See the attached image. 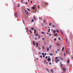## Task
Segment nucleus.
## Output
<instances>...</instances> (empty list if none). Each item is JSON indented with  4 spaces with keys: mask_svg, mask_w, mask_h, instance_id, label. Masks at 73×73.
<instances>
[{
    "mask_svg": "<svg viewBox=\"0 0 73 73\" xmlns=\"http://www.w3.org/2000/svg\"><path fill=\"white\" fill-rule=\"evenodd\" d=\"M46 5H48V3H43L42 4V6H45Z\"/></svg>",
    "mask_w": 73,
    "mask_h": 73,
    "instance_id": "1",
    "label": "nucleus"
},
{
    "mask_svg": "<svg viewBox=\"0 0 73 73\" xmlns=\"http://www.w3.org/2000/svg\"><path fill=\"white\" fill-rule=\"evenodd\" d=\"M57 59H58V58H57V57H56L55 59H56V60H55V62H56V63H57L58 62V61L59 62L60 61L59 59H58L57 60Z\"/></svg>",
    "mask_w": 73,
    "mask_h": 73,
    "instance_id": "2",
    "label": "nucleus"
},
{
    "mask_svg": "<svg viewBox=\"0 0 73 73\" xmlns=\"http://www.w3.org/2000/svg\"><path fill=\"white\" fill-rule=\"evenodd\" d=\"M66 44H67V45L68 46L69 45V43H68V40H67V39H66Z\"/></svg>",
    "mask_w": 73,
    "mask_h": 73,
    "instance_id": "3",
    "label": "nucleus"
},
{
    "mask_svg": "<svg viewBox=\"0 0 73 73\" xmlns=\"http://www.w3.org/2000/svg\"><path fill=\"white\" fill-rule=\"evenodd\" d=\"M67 54H69V48H67V51L66 52Z\"/></svg>",
    "mask_w": 73,
    "mask_h": 73,
    "instance_id": "4",
    "label": "nucleus"
},
{
    "mask_svg": "<svg viewBox=\"0 0 73 73\" xmlns=\"http://www.w3.org/2000/svg\"><path fill=\"white\" fill-rule=\"evenodd\" d=\"M63 70L64 71V72H65L66 70V68H65V67H63Z\"/></svg>",
    "mask_w": 73,
    "mask_h": 73,
    "instance_id": "5",
    "label": "nucleus"
},
{
    "mask_svg": "<svg viewBox=\"0 0 73 73\" xmlns=\"http://www.w3.org/2000/svg\"><path fill=\"white\" fill-rule=\"evenodd\" d=\"M50 56H48V58L47 59V60L48 62H49L51 60V58H49Z\"/></svg>",
    "mask_w": 73,
    "mask_h": 73,
    "instance_id": "6",
    "label": "nucleus"
},
{
    "mask_svg": "<svg viewBox=\"0 0 73 73\" xmlns=\"http://www.w3.org/2000/svg\"><path fill=\"white\" fill-rule=\"evenodd\" d=\"M46 62V60H44L43 62L44 64L46 63V64H48V62Z\"/></svg>",
    "mask_w": 73,
    "mask_h": 73,
    "instance_id": "7",
    "label": "nucleus"
},
{
    "mask_svg": "<svg viewBox=\"0 0 73 73\" xmlns=\"http://www.w3.org/2000/svg\"><path fill=\"white\" fill-rule=\"evenodd\" d=\"M25 12L26 13L27 15H28L29 13L28 12V11H26V10H25Z\"/></svg>",
    "mask_w": 73,
    "mask_h": 73,
    "instance_id": "8",
    "label": "nucleus"
},
{
    "mask_svg": "<svg viewBox=\"0 0 73 73\" xmlns=\"http://www.w3.org/2000/svg\"><path fill=\"white\" fill-rule=\"evenodd\" d=\"M60 33H61L62 34V35L64 36V35L63 34V32H62V31L61 30H60Z\"/></svg>",
    "mask_w": 73,
    "mask_h": 73,
    "instance_id": "9",
    "label": "nucleus"
},
{
    "mask_svg": "<svg viewBox=\"0 0 73 73\" xmlns=\"http://www.w3.org/2000/svg\"><path fill=\"white\" fill-rule=\"evenodd\" d=\"M42 55H43V57L44 58V57H45V55H44V53L43 52H42Z\"/></svg>",
    "mask_w": 73,
    "mask_h": 73,
    "instance_id": "10",
    "label": "nucleus"
},
{
    "mask_svg": "<svg viewBox=\"0 0 73 73\" xmlns=\"http://www.w3.org/2000/svg\"><path fill=\"white\" fill-rule=\"evenodd\" d=\"M50 71L51 72H52V73H54V71L53 70H52V69H51Z\"/></svg>",
    "mask_w": 73,
    "mask_h": 73,
    "instance_id": "11",
    "label": "nucleus"
},
{
    "mask_svg": "<svg viewBox=\"0 0 73 73\" xmlns=\"http://www.w3.org/2000/svg\"><path fill=\"white\" fill-rule=\"evenodd\" d=\"M57 35H58L57 34H56V33H55L54 34V36H57Z\"/></svg>",
    "mask_w": 73,
    "mask_h": 73,
    "instance_id": "12",
    "label": "nucleus"
},
{
    "mask_svg": "<svg viewBox=\"0 0 73 73\" xmlns=\"http://www.w3.org/2000/svg\"><path fill=\"white\" fill-rule=\"evenodd\" d=\"M56 45L57 46H59L60 45L59 43H57Z\"/></svg>",
    "mask_w": 73,
    "mask_h": 73,
    "instance_id": "13",
    "label": "nucleus"
},
{
    "mask_svg": "<svg viewBox=\"0 0 73 73\" xmlns=\"http://www.w3.org/2000/svg\"><path fill=\"white\" fill-rule=\"evenodd\" d=\"M36 46L37 47H38V42L36 43Z\"/></svg>",
    "mask_w": 73,
    "mask_h": 73,
    "instance_id": "14",
    "label": "nucleus"
},
{
    "mask_svg": "<svg viewBox=\"0 0 73 73\" xmlns=\"http://www.w3.org/2000/svg\"><path fill=\"white\" fill-rule=\"evenodd\" d=\"M64 47H63L62 48V51H63L64 49Z\"/></svg>",
    "mask_w": 73,
    "mask_h": 73,
    "instance_id": "15",
    "label": "nucleus"
},
{
    "mask_svg": "<svg viewBox=\"0 0 73 73\" xmlns=\"http://www.w3.org/2000/svg\"><path fill=\"white\" fill-rule=\"evenodd\" d=\"M49 55H51H51L53 56V54H52V53H50Z\"/></svg>",
    "mask_w": 73,
    "mask_h": 73,
    "instance_id": "16",
    "label": "nucleus"
},
{
    "mask_svg": "<svg viewBox=\"0 0 73 73\" xmlns=\"http://www.w3.org/2000/svg\"><path fill=\"white\" fill-rule=\"evenodd\" d=\"M34 34H36V30H34Z\"/></svg>",
    "mask_w": 73,
    "mask_h": 73,
    "instance_id": "17",
    "label": "nucleus"
},
{
    "mask_svg": "<svg viewBox=\"0 0 73 73\" xmlns=\"http://www.w3.org/2000/svg\"><path fill=\"white\" fill-rule=\"evenodd\" d=\"M33 44L34 45H35V43L34 41H33Z\"/></svg>",
    "mask_w": 73,
    "mask_h": 73,
    "instance_id": "18",
    "label": "nucleus"
},
{
    "mask_svg": "<svg viewBox=\"0 0 73 73\" xmlns=\"http://www.w3.org/2000/svg\"><path fill=\"white\" fill-rule=\"evenodd\" d=\"M49 49L48 47H47V51H49Z\"/></svg>",
    "mask_w": 73,
    "mask_h": 73,
    "instance_id": "19",
    "label": "nucleus"
},
{
    "mask_svg": "<svg viewBox=\"0 0 73 73\" xmlns=\"http://www.w3.org/2000/svg\"><path fill=\"white\" fill-rule=\"evenodd\" d=\"M49 25H50V26H51V25H52V23H49Z\"/></svg>",
    "mask_w": 73,
    "mask_h": 73,
    "instance_id": "20",
    "label": "nucleus"
},
{
    "mask_svg": "<svg viewBox=\"0 0 73 73\" xmlns=\"http://www.w3.org/2000/svg\"><path fill=\"white\" fill-rule=\"evenodd\" d=\"M46 70L48 72H49L48 69H46Z\"/></svg>",
    "mask_w": 73,
    "mask_h": 73,
    "instance_id": "21",
    "label": "nucleus"
},
{
    "mask_svg": "<svg viewBox=\"0 0 73 73\" xmlns=\"http://www.w3.org/2000/svg\"><path fill=\"white\" fill-rule=\"evenodd\" d=\"M32 9H35V7H32Z\"/></svg>",
    "mask_w": 73,
    "mask_h": 73,
    "instance_id": "22",
    "label": "nucleus"
},
{
    "mask_svg": "<svg viewBox=\"0 0 73 73\" xmlns=\"http://www.w3.org/2000/svg\"><path fill=\"white\" fill-rule=\"evenodd\" d=\"M62 66H63V64H60V67H62Z\"/></svg>",
    "mask_w": 73,
    "mask_h": 73,
    "instance_id": "23",
    "label": "nucleus"
},
{
    "mask_svg": "<svg viewBox=\"0 0 73 73\" xmlns=\"http://www.w3.org/2000/svg\"><path fill=\"white\" fill-rule=\"evenodd\" d=\"M29 32H30V33H32V31L31 30H30Z\"/></svg>",
    "mask_w": 73,
    "mask_h": 73,
    "instance_id": "24",
    "label": "nucleus"
},
{
    "mask_svg": "<svg viewBox=\"0 0 73 73\" xmlns=\"http://www.w3.org/2000/svg\"><path fill=\"white\" fill-rule=\"evenodd\" d=\"M27 9L29 11H30V9H29V8H27Z\"/></svg>",
    "mask_w": 73,
    "mask_h": 73,
    "instance_id": "25",
    "label": "nucleus"
},
{
    "mask_svg": "<svg viewBox=\"0 0 73 73\" xmlns=\"http://www.w3.org/2000/svg\"><path fill=\"white\" fill-rule=\"evenodd\" d=\"M34 19L35 20H36V17L35 16H34Z\"/></svg>",
    "mask_w": 73,
    "mask_h": 73,
    "instance_id": "26",
    "label": "nucleus"
},
{
    "mask_svg": "<svg viewBox=\"0 0 73 73\" xmlns=\"http://www.w3.org/2000/svg\"><path fill=\"white\" fill-rule=\"evenodd\" d=\"M56 32L58 33H59V30H56Z\"/></svg>",
    "mask_w": 73,
    "mask_h": 73,
    "instance_id": "27",
    "label": "nucleus"
},
{
    "mask_svg": "<svg viewBox=\"0 0 73 73\" xmlns=\"http://www.w3.org/2000/svg\"><path fill=\"white\" fill-rule=\"evenodd\" d=\"M53 33H56V31H55V30H54L53 31Z\"/></svg>",
    "mask_w": 73,
    "mask_h": 73,
    "instance_id": "28",
    "label": "nucleus"
},
{
    "mask_svg": "<svg viewBox=\"0 0 73 73\" xmlns=\"http://www.w3.org/2000/svg\"><path fill=\"white\" fill-rule=\"evenodd\" d=\"M41 33L42 34H44V32H42V33Z\"/></svg>",
    "mask_w": 73,
    "mask_h": 73,
    "instance_id": "29",
    "label": "nucleus"
},
{
    "mask_svg": "<svg viewBox=\"0 0 73 73\" xmlns=\"http://www.w3.org/2000/svg\"><path fill=\"white\" fill-rule=\"evenodd\" d=\"M51 47H52V45H50V48H51Z\"/></svg>",
    "mask_w": 73,
    "mask_h": 73,
    "instance_id": "30",
    "label": "nucleus"
},
{
    "mask_svg": "<svg viewBox=\"0 0 73 73\" xmlns=\"http://www.w3.org/2000/svg\"><path fill=\"white\" fill-rule=\"evenodd\" d=\"M31 21H32V22H34V20L33 19H32V20H31Z\"/></svg>",
    "mask_w": 73,
    "mask_h": 73,
    "instance_id": "31",
    "label": "nucleus"
},
{
    "mask_svg": "<svg viewBox=\"0 0 73 73\" xmlns=\"http://www.w3.org/2000/svg\"><path fill=\"white\" fill-rule=\"evenodd\" d=\"M52 27H54H54H55V26H54V25L53 24L52 25Z\"/></svg>",
    "mask_w": 73,
    "mask_h": 73,
    "instance_id": "32",
    "label": "nucleus"
},
{
    "mask_svg": "<svg viewBox=\"0 0 73 73\" xmlns=\"http://www.w3.org/2000/svg\"><path fill=\"white\" fill-rule=\"evenodd\" d=\"M50 31V29H48V32H49Z\"/></svg>",
    "mask_w": 73,
    "mask_h": 73,
    "instance_id": "33",
    "label": "nucleus"
},
{
    "mask_svg": "<svg viewBox=\"0 0 73 73\" xmlns=\"http://www.w3.org/2000/svg\"><path fill=\"white\" fill-rule=\"evenodd\" d=\"M34 29V28H31V29L32 30H33Z\"/></svg>",
    "mask_w": 73,
    "mask_h": 73,
    "instance_id": "34",
    "label": "nucleus"
},
{
    "mask_svg": "<svg viewBox=\"0 0 73 73\" xmlns=\"http://www.w3.org/2000/svg\"><path fill=\"white\" fill-rule=\"evenodd\" d=\"M67 62H68V63H69V60H68Z\"/></svg>",
    "mask_w": 73,
    "mask_h": 73,
    "instance_id": "35",
    "label": "nucleus"
},
{
    "mask_svg": "<svg viewBox=\"0 0 73 73\" xmlns=\"http://www.w3.org/2000/svg\"><path fill=\"white\" fill-rule=\"evenodd\" d=\"M56 38H54V40H55V41H56Z\"/></svg>",
    "mask_w": 73,
    "mask_h": 73,
    "instance_id": "36",
    "label": "nucleus"
},
{
    "mask_svg": "<svg viewBox=\"0 0 73 73\" xmlns=\"http://www.w3.org/2000/svg\"><path fill=\"white\" fill-rule=\"evenodd\" d=\"M45 58H46V59H47L48 56H46V57H45Z\"/></svg>",
    "mask_w": 73,
    "mask_h": 73,
    "instance_id": "37",
    "label": "nucleus"
},
{
    "mask_svg": "<svg viewBox=\"0 0 73 73\" xmlns=\"http://www.w3.org/2000/svg\"><path fill=\"white\" fill-rule=\"evenodd\" d=\"M38 34H36V36H38Z\"/></svg>",
    "mask_w": 73,
    "mask_h": 73,
    "instance_id": "38",
    "label": "nucleus"
},
{
    "mask_svg": "<svg viewBox=\"0 0 73 73\" xmlns=\"http://www.w3.org/2000/svg\"><path fill=\"white\" fill-rule=\"evenodd\" d=\"M44 23H46V20H44Z\"/></svg>",
    "mask_w": 73,
    "mask_h": 73,
    "instance_id": "39",
    "label": "nucleus"
},
{
    "mask_svg": "<svg viewBox=\"0 0 73 73\" xmlns=\"http://www.w3.org/2000/svg\"><path fill=\"white\" fill-rule=\"evenodd\" d=\"M58 40H60L61 39L60 38H58Z\"/></svg>",
    "mask_w": 73,
    "mask_h": 73,
    "instance_id": "40",
    "label": "nucleus"
},
{
    "mask_svg": "<svg viewBox=\"0 0 73 73\" xmlns=\"http://www.w3.org/2000/svg\"><path fill=\"white\" fill-rule=\"evenodd\" d=\"M40 58H42V55H40Z\"/></svg>",
    "mask_w": 73,
    "mask_h": 73,
    "instance_id": "41",
    "label": "nucleus"
},
{
    "mask_svg": "<svg viewBox=\"0 0 73 73\" xmlns=\"http://www.w3.org/2000/svg\"><path fill=\"white\" fill-rule=\"evenodd\" d=\"M57 51H59V49H57Z\"/></svg>",
    "mask_w": 73,
    "mask_h": 73,
    "instance_id": "42",
    "label": "nucleus"
},
{
    "mask_svg": "<svg viewBox=\"0 0 73 73\" xmlns=\"http://www.w3.org/2000/svg\"><path fill=\"white\" fill-rule=\"evenodd\" d=\"M26 4H28V3H27V2H26V3H25Z\"/></svg>",
    "mask_w": 73,
    "mask_h": 73,
    "instance_id": "43",
    "label": "nucleus"
},
{
    "mask_svg": "<svg viewBox=\"0 0 73 73\" xmlns=\"http://www.w3.org/2000/svg\"><path fill=\"white\" fill-rule=\"evenodd\" d=\"M40 36H38V38H40Z\"/></svg>",
    "mask_w": 73,
    "mask_h": 73,
    "instance_id": "44",
    "label": "nucleus"
},
{
    "mask_svg": "<svg viewBox=\"0 0 73 73\" xmlns=\"http://www.w3.org/2000/svg\"><path fill=\"white\" fill-rule=\"evenodd\" d=\"M46 53H44V55H46Z\"/></svg>",
    "mask_w": 73,
    "mask_h": 73,
    "instance_id": "45",
    "label": "nucleus"
},
{
    "mask_svg": "<svg viewBox=\"0 0 73 73\" xmlns=\"http://www.w3.org/2000/svg\"><path fill=\"white\" fill-rule=\"evenodd\" d=\"M51 64H52V63H49V64L50 65Z\"/></svg>",
    "mask_w": 73,
    "mask_h": 73,
    "instance_id": "46",
    "label": "nucleus"
},
{
    "mask_svg": "<svg viewBox=\"0 0 73 73\" xmlns=\"http://www.w3.org/2000/svg\"><path fill=\"white\" fill-rule=\"evenodd\" d=\"M55 52H56V53H57L58 52H57V51H56Z\"/></svg>",
    "mask_w": 73,
    "mask_h": 73,
    "instance_id": "47",
    "label": "nucleus"
},
{
    "mask_svg": "<svg viewBox=\"0 0 73 73\" xmlns=\"http://www.w3.org/2000/svg\"><path fill=\"white\" fill-rule=\"evenodd\" d=\"M35 40H36L37 38H35Z\"/></svg>",
    "mask_w": 73,
    "mask_h": 73,
    "instance_id": "48",
    "label": "nucleus"
},
{
    "mask_svg": "<svg viewBox=\"0 0 73 73\" xmlns=\"http://www.w3.org/2000/svg\"><path fill=\"white\" fill-rule=\"evenodd\" d=\"M72 59H73V56H72Z\"/></svg>",
    "mask_w": 73,
    "mask_h": 73,
    "instance_id": "49",
    "label": "nucleus"
},
{
    "mask_svg": "<svg viewBox=\"0 0 73 73\" xmlns=\"http://www.w3.org/2000/svg\"><path fill=\"white\" fill-rule=\"evenodd\" d=\"M39 19H41V20H42V18H39Z\"/></svg>",
    "mask_w": 73,
    "mask_h": 73,
    "instance_id": "50",
    "label": "nucleus"
},
{
    "mask_svg": "<svg viewBox=\"0 0 73 73\" xmlns=\"http://www.w3.org/2000/svg\"><path fill=\"white\" fill-rule=\"evenodd\" d=\"M49 35V36H51V35L50 34Z\"/></svg>",
    "mask_w": 73,
    "mask_h": 73,
    "instance_id": "51",
    "label": "nucleus"
},
{
    "mask_svg": "<svg viewBox=\"0 0 73 73\" xmlns=\"http://www.w3.org/2000/svg\"><path fill=\"white\" fill-rule=\"evenodd\" d=\"M18 6L19 7V5H18Z\"/></svg>",
    "mask_w": 73,
    "mask_h": 73,
    "instance_id": "52",
    "label": "nucleus"
},
{
    "mask_svg": "<svg viewBox=\"0 0 73 73\" xmlns=\"http://www.w3.org/2000/svg\"><path fill=\"white\" fill-rule=\"evenodd\" d=\"M39 54H40L41 52H39Z\"/></svg>",
    "mask_w": 73,
    "mask_h": 73,
    "instance_id": "53",
    "label": "nucleus"
},
{
    "mask_svg": "<svg viewBox=\"0 0 73 73\" xmlns=\"http://www.w3.org/2000/svg\"><path fill=\"white\" fill-rule=\"evenodd\" d=\"M47 34H49V33H47Z\"/></svg>",
    "mask_w": 73,
    "mask_h": 73,
    "instance_id": "54",
    "label": "nucleus"
},
{
    "mask_svg": "<svg viewBox=\"0 0 73 73\" xmlns=\"http://www.w3.org/2000/svg\"><path fill=\"white\" fill-rule=\"evenodd\" d=\"M21 2H22V3H23V1H21Z\"/></svg>",
    "mask_w": 73,
    "mask_h": 73,
    "instance_id": "55",
    "label": "nucleus"
},
{
    "mask_svg": "<svg viewBox=\"0 0 73 73\" xmlns=\"http://www.w3.org/2000/svg\"><path fill=\"white\" fill-rule=\"evenodd\" d=\"M42 39H43V40H44V38H42Z\"/></svg>",
    "mask_w": 73,
    "mask_h": 73,
    "instance_id": "56",
    "label": "nucleus"
},
{
    "mask_svg": "<svg viewBox=\"0 0 73 73\" xmlns=\"http://www.w3.org/2000/svg\"><path fill=\"white\" fill-rule=\"evenodd\" d=\"M29 0H28V2H29Z\"/></svg>",
    "mask_w": 73,
    "mask_h": 73,
    "instance_id": "57",
    "label": "nucleus"
},
{
    "mask_svg": "<svg viewBox=\"0 0 73 73\" xmlns=\"http://www.w3.org/2000/svg\"><path fill=\"white\" fill-rule=\"evenodd\" d=\"M60 64H61L62 62H60Z\"/></svg>",
    "mask_w": 73,
    "mask_h": 73,
    "instance_id": "58",
    "label": "nucleus"
},
{
    "mask_svg": "<svg viewBox=\"0 0 73 73\" xmlns=\"http://www.w3.org/2000/svg\"><path fill=\"white\" fill-rule=\"evenodd\" d=\"M38 8H39V6H38Z\"/></svg>",
    "mask_w": 73,
    "mask_h": 73,
    "instance_id": "59",
    "label": "nucleus"
},
{
    "mask_svg": "<svg viewBox=\"0 0 73 73\" xmlns=\"http://www.w3.org/2000/svg\"><path fill=\"white\" fill-rule=\"evenodd\" d=\"M40 48H40V47L39 48V49H40Z\"/></svg>",
    "mask_w": 73,
    "mask_h": 73,
    "instance_id": "60",
    "label": "nucleus"
},
{
    "mask_svg": "<svg viewBox=\"0 0 73 73\" xmlns=\"http://www.w3.org/2000/svg\"><path fill=\"white\" fill-rule=\"evenodd\" d=\"M65 55V53H64V55Z\"/></svg>",
    "mask_w": 73,
    "mask_h": 73,
    "instance_id": "61",
    "label": "nucleus"
},
{
    "mask_svg": "<svg viewBox=\"0 0 73 73\" xmlns=\"http://www.w3.org/2000/svg\"><path fill=\"white\" fill-rule=\"evenodd\" d=\"M31 3H33L32 1H31Z\"/></svg>",
    "mask_w": 73,
    "mask_h": 73,
    "instance_id": "62",
    "label": "nucleus"
},
{
    "mask_svg": "<svg viewBox=\"0 0 73 73\" xmlns=\"http://www.w3.org/2000/svg\"><path fill=\"white\" fill-rule=\"evenodd\" d=\"M37 59H38V58H37Z\"/></svg>",
    "mask_w": 73,
    "mask_h": 73,
    "instance_id": "63",
    "label": "nucleus"
},
{
    "mask_svg": "<svg viewBox=\"0 0 73 73\" xmlns=\"http://www.w3.org/2000/svg\"><path fill=\"white\" fill-rule=\"evenodd\" d=\"M63 73V72H62V73Z\"/></svg>",
    "mask_w": 73,
    "mask_h": 73,
    "instance_id": "64",
    "label": "nucleus"
}]
</instances>
